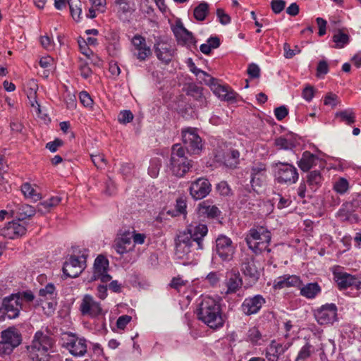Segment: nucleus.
<instances>
[{"label": "nucleus", "instance_id": "42", "mask_svg": "<svg viewBox=\"0 0 361 361\" xmlns=\"http://www.w3.org/2000/svg\"><path fill=\"white\" fill-rule=\"evenodd\" d=\"M21 191L25 197L31 198L35 202L42 198L40 193L37 192L28 183H25L22 185Z\"/></svg>", "mask_w": 361, "mask_h": 361}, {"label": "nucleus", "instance_id": "11", "mask_svg": "<svg viewBox=\"0 0 361 361\" xmlns=\"http://www.w3.org/2000/svg\"><path fill=\"white\" fill-rule=\"evenodd\" d=\"M235 251V247L230 238L221 235L216 238V252L222 261H231Z\"/></svg>", "mask_w": 361, "mask_h": 361}, {"label": "nucleus", "instance_id": "56", "mask_svg": "<svg viewBox=\"0 0 361 361\" xmlns=\"http://www.w3.org/2000/svg\"><path fill=\"white\" fill-rule=\"evenodd\" d=\"M133 119V114L129 110L121 111L118 115V120L120 123L126 124L130 123Z\"/></svg>", "mask_w": 361, "mask_h": 361}, {"label": "nucleus", "instance_id": "58", "mask_svg": "<svg viewBox=\"0 0 361 361\" xmlns=\"http://www.w3.org/2000/svg\"><path fill=\"white\" fill-rule=\"evenodd\" d=\"M286 2L283 0H271V7L276 14L280 13L285 8Z\"/></svg>", "mask_w": 361, "mask_h": 361}, {"label": "nucleus", "instance_id": "40", "mask_svg": "<svg viewBox=\"0 0 361 361\" xmlns=\"http://www.w3.org/2000/svg\"><path fill=\"white\" fill-rule=\"evenodd\" d=\"M336 117L347 125H352L355 122V114L350 109L336 112Z\"/></svg>", "mask_w": 361, "mask_h": 361}, {"label": "nucleus", "instance_id": "4", "mask_svg": "<svg viewBox=\"0 0 361 361\" xmlns=\"http://www.w3.org/2000/svg\"><path fill=\"white\" fill-rule=\"evenodd\" d=\"M185 149L180 145H173L170 158V169L177 177H183L192 167L190 161L185 154Z\"/></svg>", "mask_w": 361, "mask_h": 361}, {"label": "nucleus", "instance_id": "31", "mask_svg": "<svg viewBox=\"0 0 361 361\" xmlns=\"http://www.w3.org/2000/svg\"><path fill=\"white\" fill-rule=\"evenodd\" d=\"M318 162H322V161L317 155L313 154L309 151H305L302 154V157L298 161V165L302 171L306 172L317 166Z\"/></svg>", "mask_w": 361, "mask_h": 361}, {"label": "nucleus", "instance_id": "52", "mask_svg": "<svg viewBox=\"0 0 361 361\" xmlns=\"http://www.w3.org/2000/svg\"><path fill=\"white\" fill-rule=\"evenodd\" d=\"M78 44L80 52L87 58H90L93 54L92 51L88 47L87 42L83 37H79L78 38Z\"/></svg>", "mask_w": 361, "mask_h": 361}, {"label": "nucleus", "instance_id": "6", "mask_svg": "<svg viewBox=\"0 0 361 361\" xmlns=\"http://www.w3.org/2000/svg\"><path fill=\"white\" fill-rule=\"evenodd\" d=\"M196 248L195 244L188 238L185 233H179L176 242L175 255L177 259H183V264L188 263L193 257V252Z\"/></svg>", "mask_w": 361, "mask_h": 361}, {"label": "nucleus", "instance_id": "17", "mask_svg": "<svg viewBox=\"0 0 361 361\" xmlns=\"http://www.w3.org/2000/svg\"><path fill=\"white\" fill-rule=\"evenodd\" d=\"M265 302V298L259 294L247 297L242 302L240 310L246 316L256 314L260 311Z\"/></svg>", "mask_w": 361, "mask_h": 361}, {"label": "nucleus", "instance_id": "32", "mask_svg": "<svg viewBox=\"0 0 361 361\" xmlns=\"http://www.w3.org/2000/svg\"><path fill=\"white\" fill-rule=\"evenodd\" d=\"M287 349L288 346H284L273 341L266 351V357L268 361H278L279 357L283 355Z\"/></svg>", "mask_w": 361, "mask_h": 361}, {"label": "nucleus", "instance_id": "45", "mask_svg": "<svg viewBox=\"0 0 361 361\" xmlns=\"http://www.w3.org/2000/svg\"><path fill=\"white\" fill-rule=\"evenodd\" d=\"M70 8L71 14L75 21L80 20L82 9L80 8L81 3L79 0H70L68 1Z\"/></svg>", "mask_w": 361, "mask_h": 361}, {"label": "nucleus", "instance_id": "57", "mask_svg": "<svg viewBox=\"0 0 361 361\" xmlns=\"http://www.w3.org/2000/svg\"><path fill=\"white\" fill-rule=\"evenodd\" d=\"M205 281L212 286H215L220 281V274L217 271H212L207 275Z\"/></svg>", "mask_w": 361, "mask_h": 361}, {"label": "nucleus", "instance_id": "35", "mask_svg": "<svg viewBox=\"0 0 361 361\" xmlns=\"http://www.w3.org/2000/svg\"><path fill=\"white\" fill-rule=\"evenodd\" d=\"M223 163L229 168H235L240 162V152L236 149H229L222 157Z\"/></svg>", "mask_w": 361, "mask_h": 361}, {"label": "nucleus", "instance_id": "19", "mask_svg": "<svg viewBox=\"0 0 361 361\" xmlns=\"http://www.w3.org/2000/svg\"><path fill=\"white\" fill-rule=\"evenodd\" d=\"M109 261L102 255H99L94 260V271L91 278L92 281L100 280L106 283L111 279V276L107 274Z\"/></svg>", "mask_w": 361, "mask_h": 361}, {"label": "nucleus", "instance_id": "37", "mask_svg": "<svg viewBox=\"0 0 361 361\" xmlns=\"http://www.w3.org/2000/svg\"><path fill=\"white\" fill-rule=\"evenodd\" d=\"M323 178L319 171L314 170L311 171L307 176V183L310 188L315 191L322 185Z\"/></svg>", "mask_w": 361, "mask_h": 361}, {"label": "nucleus", "instance_id": "5", "mask_svg": "<svg viewBox=\"0 0 361 361\" xmlns=\"http://www.w3.org/2000/svg\"><path fill=\"white\" fill-rule=\"evenodd\" d=\"M61 345L74 357H83L87 352V341L76 334L66 332L62 334Z\"/></svg>", "mask_w": 361, "mask_h": 361}, {"label": "nucleus", "instance_id": "23", "mask_svg": "<svg viewBox=\"0 0 361 361\" xmlns=\"http://www.w3.org/2000/svg\"><path fill=\"white\" fill-rule=\"evenodd\" d=\"M27 228L24 222L19 220L8 222L1 230V233L9 239H15L23 236L26 233Z\"/></svg>", "mask_w": 361, "mask_h": 361}, {"label": "nucleus", "instance_id": "55", "mask_svg": "<svg viewBox=\"0 0 361 361\" xmlns=\"http://www.w3.org/2000/svg\"><path fill=\"white\" fill-rule=\"evenodd\" d=\"M186 202L183 199H178L176 204V214H173L172 216H177L180 214H185L186 213Z\"/></svg>", "mask_w": 361, "mask_h": 361}, {"label": "nucleus", "instance_id": "59", "mask_svg": "<svg viewBox=\"0 0 361 361\" xmlns=\"http://www.w3.org/2000/svg\"><path fill=\"white\" fill-rule=\"evenodd\" d=\"M188 283V281H184L182 278L178 276L173 278L169 285L171 288L179 290L181 287L186 286Z\"/></svg>", "mask_w": 361, "mask_h": 361}, {"label": "nucleus", "instance_id": "20", "mask_svg": "<svg viewBox=\"0 0 361 361\" xmlns=\"http://www.w3.org/2000/svg\"><path fill=\"white\" fill-rule=\"evenodd\" d=\"M224 284L226 287V295L236 293L243 285V279L238 270L232 269L227 271Z\"/></svg>", "mask_w": 361, "mask_h": 361}, {"label": "nucleus", "instance_id": "38", "mask_svg": "<svg viewBox=\"0 0 361 361\" xmlns=\"http://www.w3.org/2000/svg\"><path fill=\"white\" fill-rule=\"evenodd\" d=\"M56 288L54 284L48 283L44 288L39 290V302L42 303L48 299H54L56 297Z\"/></svg>", "mask_w": 361, "mask_h": 361}, {"label": "nucleus", "instance_id": "30", "mask_svg": "<svg viewBox=\"0 0 361 361\" xmlns=\"http://www.w3.org/2000/svg\"><path fill=\"white\" fill-rule=\"evenodd\" d=\"M241 271L245 276L249 277L254 281H257L260 275L253 257L245 259L241 264Z\"/></svg>", "mask_w": 361, "mask_h": 361}, {"label": "nucleus", "instance_id": "64", "mask_svg": "<svg viewBox=\"0 0 361 361\" xmlns=\"http://www.w3.org/2000/svg\"><path fill=\"white\" fill-rule=\"evenodd\" d=\"M275 145L279 148V149H288L291 148L292 144L291 142L288 140L286 138H284L283 137H280L275 140Z\"/></svg>", "mask_w": 361, "mask_h": 361}, {"label": "nucleus", "instance_id": "21", "mask_svg": "<svg viewBox=\"0 0 361 361\" xmlns=\"http://www.w3.org/2000/svg\"><path fill=\"white\" fill-rule=\"evenodd\" d=\"M3 308L9 319L18 317L22 309V298L16 294L5 298L3 300Z\"/></svg>", "mask_w": 361, "mask_h": 361}, {"label": "nucleus", "instance_id": "15", "mask_svg": "<svg viewBox=\"0 0 361 361\" xmlns=\"http://www.w3.org/2000/svg\"><path fill=\"white\" fill-rule=\"evenodd\" d=\"M212 190V185L208 179L201 177L190 183L189 192L192 197L196 200L207 197Z\"/></svg>", "mask_w": 361, "mask_h": 361}, {"label": "nucleus", "instance_id": "43", "mask_svg": "<svg viewBox=\"0 0 361 361\" xmlns=\"http://www.w3.org/2000/svg\"><path fill=\"white\" fill-rule=\"evenodd\" d=\"M209 13V5L206 2L200 3L194 9V17L198 21L204 20Z\"/></svg>", "mask_w": 361, "mask_h": 361}, {"label": "nucleus", "instance_id": "51", "mask_svg": "<svg viewBox=\"0 0 361 361\" xmlns=\"http://www.w3.org/2000/svg\"><path fill=\"white\" fill-rule=\"evenodd\" d=\"M130 3L131 0H115V4L118 6V11L125 14L133 11Z\"/></svg>", "mask_w": 361, "mask_h": 361}, {"label": "nucleus", "instance_id": "60", "mask_svg": "<svg viewBox=\"0 0 361 361\" xmlns=\"http://www.w3.org/2000/svg\"><path fill=\"white\" fill-rule=\"evenodd\" d=\"M284 56L286 59H291L295 54L300 52V50L295 47V49H291L290 46L288 43L283 44Z\"/></svg>", "mask_w": 361, "mask_h": 361}, {"label": "nucleus", "instance_id": "46", "mask_svg": "<svg viewBox=\"0 0 361 361\" xmlns=\"http://www.w3.org/2000/svg\"><path fill=\"white\" fill-rule=\"evenodd\" d=\"M313 347L310 343H306L302 347L298 353V355L295 359V361H304L310 357L313 353Z\"/></svg>", "mask_w": 361, "mask_h": 361}, {"label": "nucleus", "instance_id": "8", "mask_svg": "<svg viewBox=\"0 0 361 361\" xmlns=\"http://www.w3.org/2000/svg\"><path fill=\"white\" fill-rule=\"evenodd\" d=\"M86 257L84 253L78 257L70 256L63 264V274L70 278L78 276L86 267Z\"/></svg>", "mask_w": 361, "mask_h": 361}, {"label": "nucleus", "instance_id": "14", "mask_svg": "<svg viewBox=\"0 0 361 361\" xmlns=\"http://www.w3.org/2000/svg\"><path fill=\"white\" fill-rule=\"evenodd\" d=\"M314 317L320 325L332 324L336 320L337 307L334 303H327L314 312Z\"/></svg>", "mask_w": 361, "mask_h": 361}, {"label": "nucleus", "instance_id": "3", "mask_svg": "<svg viewBox=\"0 0 361 361\" xmlns=\"http://www.w3.org/2000/svg\"><path fill=\"white\" fill-rule=\"evenodd\" d=\"M271 238V233L267 228L263 226H257L249 231L245 240L248 247L256 255H258L264 251L268 252L271 251L269 248Z\"/></svg>", "mask_w": 361, "mask_h": 361}, {"label": "nucleus", "instance_id": "25", "mask_svg": "<svg viewBox=\"0 0 361 361\" xmlns=\"http://www.w3.org/2000/svg\"><path fill=\"white\" fill-rule=\"evenodd\" d=\"M200 216L215 219L221 215V211L212 200H206L199 203L197 208Z\"/></svg>", "mask_w": 361, "mask_h": 361}, {"label": "nucleus", "instance_id": "26", "mask_svg": "<svg viewBox=\"0 0 361 361\" xmlns=\"http://www.w3.org/2000/svg\"><path fill=\"white\" fill-rule=\"evenodd\" d=\"M302 284L300 277L296 275L284 274L277 277L273 283L274 289H283L285 288H300Z\"/></svg>", "mask_w": 361, "mask_h": 361}, {"label": "nucleus", "instance_id": "34", "mask_svg": "<svg viewBox=\"0 0 361 361\" xmlns=\"http://www.w3.org/2000/svg\"><path fill=\"white\" fill-rule=\"evenodd\" d=\"M300 290V293L302 296L307 299H313L320 293L322 289L317 282H314L308 283L302 286H301Z\"/></svg>", "mask_w": 361, "mask_h": 361}, {"label": "nucleus", "instance_id": "10", "mask_svg": "<svg viewBox=\"0 0 361 361\" xmlns=\"http://www.w3.org/2000/svg\"><path fill=\"white\" fill-rule=\"evenodd\" d=\"M183 142L188 152L197 154L202 149V140L195 128H188L182 131Z\"/></svg>", "mask_w": 361, "mask_h": 361}, {"label": "nucleus", "instance_id": "13", "mask_svg": "<svg viewBox=\"0 0 361 361\" xmlns=\"http://www.w3.org/2000/svg\"><path fill=\"white\" fill-rule=\"evenodd\" d=\"M333 275L339 290H345L348 288L361 289V279L359 277L339 271H334Z\"/></svg>", "mask_w": 361, "mask_h": 361}, {"label": "nucleus", "instance_id": "63", "mask_svg": "<svg viewBox=\"0 0 361 361\" xmlns=\"http://www.w3.org/2000/svg\"><path fill=\"white\" fill-rule=\"evenodd\" d=\"M288 114V110L285 106H281L274 109V115L278 121H281Z\"/></svg>", "mask_w": 361, "mask_h": 361}, {"label": "nucleus", "instance_id": "22", "mask_svg": "<svg viewBox=\"0 0 361 361\" xmlns=\"http://www.w3.org/2000/svg\"><path fill=\"white\" fill-rule=\"evenodd\" d=\"M7 208H10V216L16 218L19 221L30 218L35 214L36 209L26 204H8Z\"/></svg>", "mask_w": 361, "mask_h": 361}, {"label": "nucleus", "instance_id": "44", "mask_svg": "<svg viewBox=\"0 0 361 361\" xmlns=\"http://www.w3.org/2000/svg\"><path fill=\"white\" fill-rule=\"evenodd\" d=\"M246 340L254 345H260L259 341L262 339V334L257 326H252L249 329L246 334Z\"/></svg>", "mask_w": 361, "mask_h": 361}, {"label": "nucleus", "instance_id": "27", "mask_svg": "<svg viewBox=\"0 0 361 361\" xmlns=\"http://www.w3.org/2000/svg\"><path fill=\"white\" fill-rule=\"evenodd\" d=\"M114 248L119 255H123L133 250L132 237L130 232H125L118 235L114 240Z\"/></svg>", "mask_w": 361, "mask_h": 361}, {"label": "nucleus", "instance_id": "41", "mask_svg": "<svg viewBox=\"0 0 361 361\" xmlns=\"http://www.w3.org/2000/svg\"><path fill=\"white\" fill-rule=\"evenodd\" d=\"M350 36L343 32L341 30L334 35L333 42L335 44L333 46L335 49L343 48L349 42Z\"/></svg>", "mask_w": 361, "mask_h": 361}, {"label": "nucleus", "instance_id": "53", "mask_svg": "<svg viewBox=\"0 0 361 361\" xmlns=\"http://www.w3.org/2000/svg\"><path fill=\"white\" fill-rule=\"evenodd\" d=\"M217 192L222 196H229L232 194L231 189L226 181H221L216 187Z\"/></svg>", "mask_w": 361, "mask_h": 361}, {"label": "nucleus", "instance_id": "1", "mask_svg": "<svg viewBox=\"0 0 361 361\" xmlns=\"http://www.w3.org/2000/svg\"><path fill=\"white\" fill-rule=\"evenodd\" d=\"M197 318L212 329H217L224 326L221 304L211 297L204 298L197 309Z\"/></svg>", "mask_w": 361, "mask_h": 361}, {"label": "nucleus", "instance_id": "54", "mask_svg": "<svg viewBox=\"0 0 361 361\" xmlns=\"http://www.w3.org/2000/svg\"><path fill=\"white\" fill-rule=\"evenodd\" d=\"M91 159L97 169H102L106 165V160L103 154L91 155Z\"/></svg>", "mask_w": 361, "mask_h": 361}, {"label": "nucleus", "instance_id": "24", "mask_svg": "<svg viewBox=\"0 0 361 361\" xmlns=\"http://www.w3.org/2000/svg\"><path fill=\"white\" fill-rule=\"evenodd\" d=\"M154 52L159 61L165 64L169 63L173 56L174 49L172 45L166 41L158 40L154 46Z\"/></svg>", "mask_w": 361, "mask_h": 361}, {"label": "nucleus", "instance_id": "28", "mask_svg": "<svg viewBox=\"0 0 361 361\" xmlns=\"http://www.w3.org/2000/svg\"><path fill=\"white\" fill-rule=\"evenodd\" d=\"M250 183L252 187H261L267 180V166L263 163H257L251 168Z\"/></svg>", "mask_w": 361, "mask_h": 361}, {"label": "nucleus", "instance_id": "12", "mask_svg": "<svg viewBox=\"0 0 361 361\" xmlns=\"http://www.w3.org/2000/svg\"><path fill=\"white\" fill-rule=\"evenodd\" d=\"M207 233L208 228L205 224H195L188 225L186 230L180 233H185L188 235V238L195 244L196 248L202 250L204 248L203 238Z\"/></svg>", "mask_w": 361, "mask_h": 361}, {"label": "nucleus", "instance_id": "16", "mask_svg": "<svg viewBox=\"0 0 361 361\" xmlns=\"http://www.w3.org/2000/svg\"><path fill=\"white\" fill-rule=\"evenodd\" d=\"M172 31L178 44L187 47L195 46L196 39L192 35V33L183 26L180 20L176 22V24L172 27Z\"/></svg>", "mask_w": 361, "mask_h": 361}, {"label": "nucleus", "instance_id": "50", "mask_svg": "<svg viewBox=\"0 0 361 361\" xmlns=\"http://www.w3.org/2000/svg\"><path fill=\"white\" fill-rule=\"evenodd\" d=\"M40 304L42 305L45 314L47 315H51V314L54 313L56 309L57 302L56 300V298L48 299L47 300H45V302H43L42 303L40 302Z\"/></svg>", "mask_w": 361, "mask_h": 361}, {"label": "nucleus", "instance_id": "49", "mask_svg": "<svg viewBox=\"0 0 361 361\" xmlns=\"http://www.w3.org/2000/svg\"><path fill=\"white\" fill-rule=\"evenodd\" d=\"M37 84L35 80H30L27 82L25 87V92L27 98H34V96L37 94Z\"/></svg>", "mask_w": 361, "mask_h": 361}, {"label": "nucleus", "instance_id": "47", "mask_svg": "<svg viewBox=\"0 0 361 361\" xmlns=\"http://www.w3.org/2000/svg\"><path fill=\"white\" fill-rule=\"evenodd\" d=\"M348 188V181L344 178H339L334 184V189L339 194L345 193Z\"/></svg>", "mask_w": 361, "mask_h": 361}, {"label": "nucleus", "instance_id": "33", "mask_svg": "<svg viewBox=\"0 0 361 361\" xmlns=\"http://www.w3.org/2000/svg\"><path fill=\"white\" fill-rule=\"evenodd\" d=\"M1 339L16 348L21 343V334L16 328L9 327L1 332Z\"/></svg>", "mask_w": 361, "mask_h": 361}, {"label": "nucleus", "instance_id": "62", "mask_svg": "<svg viewBox=\"0 0 361 361\" xmlns=\"http://www.w3.org/2000/svg\"><path fill=\"white\" fill-rule=\"evenodd\" d=\"M79 98L80 100V102L86 107H90L92 106L93 104V100L92 99L90 94L85 92L82 91L80 93Z\"/></svg>", "mask_w": 361, "mask_h": 361}, {"label": "nucleus", "instance_id": "29", "mask_svg": "<svg viewBox=\"0 0 361 361\" xmlns=\"http://www.w3.org/2000/svg\"><path fill=\"white\" fill-rule=\"evenodd\" d=\"M135 47V55L140 61H145L151 54V49L146 44L145 38L140 35H135L132 39Z\"/></svg>", "mask_w": 361, "mask_h": 361}, {"label": "nucleus", "instance_id": "39", "mask_svg": "<svg viewBox=\"0 0 361 361\" xmlns=\"http://www.w3.org/2000/svg\"><path fill=\"white\" fill-rule=\"evenodd\" d=\"M186 94L192 97L195 100L203 104L204 98L202 95V88L195 83H190L186 87Z\"/></svg>", "mask_w": 361, "mask_h": 361}, {"label": "nucleus", "instance_id": "2", "mask_svg": "<svg viewBox=\"0 0 361 361\" xmlns=\"http://www.w3.org/2000/svg\"><path fill=\"white\" fill-rule=\"evenodd\" d=\"M54 343V339L47 334L37 331L32 344L28 347L29 357L32 361H48L49 353Z\"/></svg>", "mask_w": 361, "mask_h": 361}, {"label": "nucleus", "instance_id": "9", "mask_svg": "<svg viewBox=\"0 0 361 361\" xmlns=\"http://www.w3.org/2000/svg\"><path fill=\"white\" fill-rule=\"evenodd\" d=\"M203 82L209 85L212 92L221 100L235 102L238 94L228 86L221 85L218 80L212 76L209 79L203 78Z\"/></svg>", "mask_w": 361, "mask_h": 361}, {"label": "nucleus", "instance_id": "36", "mask_svg": "<svg viewBox=\"0 0 361 361\" xmlns=\"http://www.w3.org/2000/svg\"><path fill=\"white\" fill-rule=\"evenodd\" d=\"M61 202V197L59 196H53L49 199L41 202L37 207V212L43 214L50 211L53 207L59 205Z\"/></svg>", "mask_w": 361, "mask_h": 361}, {"label": "nucleus", "instance_id": "48", "mask_svg": "<svg viewBox=\"0 0 361 361\" xmlns=\"http://www.w3.org/2000/svg\"><path fill=\"white\" fill-rule=\"evenodd\" d=\"M188 66L190 68V71L194 73L196 76H199L200 78L203 81V78H207V79H209V78H210L211 76L207 73L205 71H202L201 69L200 68H197L194 62L192 61V60L191 59H188Z\"/></svg>", "mask_w": 361, "mask_h": 361}, {"label": "nucleus", "instance_id": "61", "mask_svg": "<svg viewBox=\"0 0 361 361\" xmlns=\"http://www.w3.org/2000/svg\"><path fill=\"white\" fill-rule=\"evenodd\" d=\"M132 317L129 315H122L119 317L116 321V326L118 329L123 330L127 324L131 321Z\"/></svg>", "mask_w": 361, "mask_h": 361}, {"label": "nucleus", "instance_id": "18", "mask_svg": "<svg viewBox=\"0 0 361 361\" xmlns=\"http://www.w3.org/2000/svg\"><path fill=\"white\" fill-rule=\"evenodd\" d=\"M80 310L82 315L96 317L102 314L101 304L97 302L90 295H85L80 305Z\"/></svg>", "mask_w": 361, "mask_h": 361}, {"label": "nucleus", "instance_id": "7", "mask_svg": "<svg viewBox=\"0 0 361 361\" xmlns=\"http://www.w3.org/2000/svg\"><path fill=\"white\" fill-rule=\"evenodd\" d=\"M275 177L279 183L292 185L298 181L299 175L293 165L279 161L275 164Z\"/></svg>", "mask_w": 361, "mask_h": 361}]
</instances>
